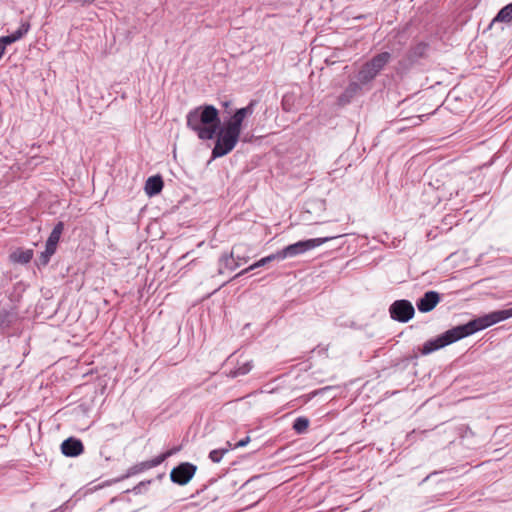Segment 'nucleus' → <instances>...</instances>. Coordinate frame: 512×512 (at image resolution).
<instances>
[{
  "label": "nucleus",
  "instance_id": "nucleus-1",
  "mask_svg": "<svg viewBox=\"0 0 512 512\" xmlns=\"http://www.w3.org/2000/svg\"><path fill=\"white\" fill-rule=\"evenodd\" d=\"M512 317V307L508 309L493 311L487 315L475 318L466 324L455 326L436 338L427 340L420 352L422 355H428L458 340L468 337L478 331L486 329L500 321Z\"/></svg>",
  "mask_w": 512,
  "mask_h": 512
},
{
  "label": "nucleus",
  "instance_id": "nucleus-2",
  "mask_svg": "<svg viewBox=\"0 0 512 512\" xmlns=\"http://www.w3.org/2000/svg\"><path fill=\"white\" fill-rule=\"evenodd\" d=\"M187 126L201 140H215L212 159L224 156V126L218 110L212 105L200 106L187 115Z\"/></svg>",
  "mask_w": 512,
  "mask_h": 512
},
{
  "label": "nucleus",
  "instance_id": "nucleus-3",
  "mask_svg": "<svg viewBox=\"0 0 512 512\" xmlns=\"http://www.w3.org/2000/svg\"><path fill=\"white\" fill-rule=\"evenodd\" d=\"M257 103V100H251L246 107L237 109L235 113L226 120V155L234 149L237 142L240 140L243 121L247 116L253 114ZM241 140L248 142V135H244Z\"/></svg>",
  "mask_w": 512,
  "mask_h": 512
},
{
  "label": "nucleus",
  "instance_id": "nucleus-4",
  "mask_svg": "<svg viewBox=\"0 0 512 512\" xmlns=\"http://www.w3.org/2000/svg\"><path fill=\"white\" fill-rule=\"evenodd\" d=\"M391 53L384 51L374 55L365 62L356 74V79L363 85H369L391 61Z\"/></svg>",
  "mask_w": 512,
  "mask_h": 512
},
{
  "label": "nucleus",
  "instance_id": "nucleus-5",
  "mask_svg": "<svg viewBox=\"0 0 512 512\" xmlns=\"http://www.w3.org/2000/svg\"><path fill=\"white\" fill-rule=\"evenodd\" d=\"M342 235L328 236V237H320L298 241L296 243L290 244L284 247L282 250L277 251L278 260H283L285 258L295 257L297 255H301L309 250H312L316 247L321 246L322 244L341 237Z\"/></svg>",
  "mask_w": 512,
  "mask_h": 512
},
{
  "label": "nucleus",
  "instance_id": "nucleus-6",
  "mask_svg": "<svg viewBox=\"0 0 512 512\" xmlns=\"http://www.w3.org/2000/svg\"><path fill=\"white\" fill-rule=\"evenodd\" d=\"M178 451H179V447H174V448H171V449L167 450L166 452L158 455L157 457H155L153 459L137 463V464L131 466L127 470L126 474L121 477V479H126L131 476L142 473L146 470H149L151 468H154V467L160 465L161 463H163L167 458L174 455Z\"/></svg>",
  "mask_w": 512,
  "mask_h": 512
},
{
  "label": "nucleus",
  "instance_id": "nucleus-7",
  "mask_svg": "<svg viewBox=\"0 0 512 512\" xmlns=\"http://www.w3.org/2000/svg\"><path fill=\"white\" fill-rule=\"evenodd\" d=\"M390 317L398 322L406 323L415 314V309L409 300L401 299L394 301L389 307Z\"/></svg>",
  "mask_w": 512,
  "mask_h": 512
},
{
  "label": "nucleus",
  "instance_id": "nucleus-8",
  "mask_svg": "<svg viewBox=\"0 0 512 512\" xmlns=\"http://www.w3.org/2000/svg\"><path fill=\"white\" fill-rule=\"evenodd\" d=\"M197 467L191 463L184 462L174 467L170 473L173 483L186 485L194 476Z\"/></svg>",
  "mask_w": 512,
  "mask_h": 512
},
{
  "label": "nucleus",
  "instance_id": "nucleus-9",
  "mask_svg": "<svg viewBox=\"0 0 512 512\" xmlns=\"http://www.w3.org/2000/svg\"><path fill=\"white\" fill-rule=\"evenodd\" d=\"M440 294L436 291H427L424 295L419 298L416 302L418 310L422 313H428L432 311L437 304L440 302Z\"/></svg>",
  "mask_w": 512,
  "mask_h": 512
},
{
  "label": "nucleus",
  "instance_id": "nucleus-10",
  "mask_svg": "<svg viewBox=\"0 0 512 512\" xmlns=\"http://www.w3.org/2000/svg\"><path fill=\"white\" fill-rule=\"evenodd\" d=\"M61 451L65 456L77 457L83 453L84 446L79 439L70 437L62 442Z\"/></svg>",
  "mask_w": 512,
  "mask_h": 512
},
{
  "label": "nucleus",
  "instance_id": "nucleus-11",
  "mask_svg": "<svg viewBox=\"0 0 512 512\" xmlns=\"http://www.w3.org/2000/svg\"><path fill=\"white\" fill-rule=\"evenodd\" d=\"M30 27L31 25L29 21H22L20 27L14 33L0 37V42L6 48L7 45H10L23 38L30 30Z\"/></svg>",
  "mask_w": 512,
  "mask_h": 512
},
{
  "label": "nucleus",
  "instance_id": "nucleus-12",
  "mask_svg": "<svg viewBox=\"0 0 512 512\" xmlns=\"http://www.w3.org/2000/svg\"><path fill=\"white\" fill-rule=\"evenodd\" d=\"M253 366L252 360L244 359L242 361H237L236 365L226 373V376L230 378L244 376L252 370Z\"/></svg>",
  "mask_w": 512,
  "mask_h": 512
},
{
  "label": "nucleus",
  "instance_id": "nucleus-13",
  "mask_svg": "<svg viewBox=\"0 0 512 512\" xmlns=\"http://www.w3.org/2000/svg\"><path fill=\"white\" fill-rule=\"evenodd\" d=\"M430 45L427 42H419L412 47L407 52V58L411 62H416L421 58H425L427 56Z\"/></svg>",
  "mask_w": 512,
  "mask_h": 512
},
{
  "label": "nucleus",
  "instance_id": "nucleus-14",
  "mask_svg": "<svg viewBox=\"0 0 512 512\" xmlns=\"http://www.w3.org/2000/svg\"><path fill=\"white\" fill-rule=\"evenodd\" d=\"M163 180L161 176H151L146 180L145 183V192L149 196L157 195L163 189Z\"/></svg>",
  "mask_w": 512,
  "mask_h": 512
},
{
  "label": "nucleus",
  "instance_id": "nucleus-15",
  "mask_svg": "<svg viewBox=\"0 0 512 512\" xmlns=\"http://www.w3.org/2000/svg\"><path fill=\"white\" fill-rule=\"evenodd\" d=\"M498 22L512 23V2L500 9L497 15L492 19L488 29H491L492 26Z\"/></svg>",
  "mask_w": 512,
  "mask_h": 512
},
{
  "label": "nucleus",
  "instance_id": "nucleus-16",
  "mask_svg": "<svg viewBox=\"0 0 512 512\" xmlns=\"http://www.w3.org/2000/svg\"><path fill=\"white\" fill-rule=\"evenodd\" d=\"M63 230H64V223L60 221L54 226L53 230L51 231V233L46 241V246L51 247L56 250L57 245L60 240V237L63 233Z\"/></svg>",
  "mask_w": 512,
  "mask_h": 512
},
{
  "label": "nucleus",
  "instance_id": "nucleus-17",
  "mask_svg": "<svg viewBox=\"0 0 512 512\" xmlns=\"http://www.w3.org/2000/svg\"><path fill=\"white\" fill-rule=\"evenodd\" d=\"M33 255L34 253L31 249H17L10 255V259L15 263L27 264L32 260Z\"/></svg>",
  "mask_w": 512,
  "mask_h": 512
},
{
  "label": "nucleus",
  "instance_id": "nucleus-18",
  "mask_svg": "<svg viewBox=\"0 0 512 512\" xmlns=\"http://www.w3.org/2000/svg\"><path fill=\"white\" fill-rule=\"evenodd\" d=\"M365 85H363L362 83H360V81H352L350 82L347 87L345 88L343 94L341 95V98H346V99H351L353 98L354 96L358 95L359 93H361L362 91V88L364 87Z\"/></svg>",
  "mask_w": 512,
  "mask_h": 512
},
{
  "label": "nucleus",
  "instance_id": "nucleus-19",
  "mask_svg": "<svg viewBox=\"0 0 512 512\" xmlns=\"http://www.w3.org/2000/svg\"><path fill=\"white\" fill-rule=\"evenodd\" d=\"M274 260H278V253H277V252H276V253H273V254H271V255H268V256H266V257L261 258L260 260L256 261V262H255V263H253L252 265H250L248 268H246V269L242 270V271L240 272V274H244V273H246V272H248V271H250V270H254V269H256V268L263 267V266H265L266 264H268V263H270V262H272V261H274Z\"/></svg>",
  "mask_w": 512,
  "mask_h": 512
},
{
  "label": "nucleus",
  "instance_id": "nucleus-20",
  "mask_svg": "<svg viewBox=\"0 0 512 512\" xmlns=\"http://www.w3.org/2000/svg\"><path fill=\"white\" fill-rule=\"evenodd\" d=\"M55 252V249L45 246V250L40 253L38 259L36 260V265L39 268L45 267L49 263L50 258L55 254Z\"/></svg>",
  "mask_w": 512,
  "mask_h": 512
},
{
  "label": "nucleus",
  "instance_id": "nucleus-21",
  "mask_svg": "<svg viewBox=\"0 0 512 512\" xmlns=\"http://www.w3.org/2000/svg\"><path fill=\"white\" fill-rule=\"evenodd\" d=\"M309 419L307 417H297L293 423V429L297 434H303L309 427Z\"/></svg>",
  "mask_w": 512,
  "mask_h": 512
},
{
  "label": "nucleus",
  "instance_id": "nucleus-22",
  "mask_svg": "<svg viewBox=\"0 0 512 512\" xmlns=\"http://www.w3.org/2000/svg\"><path fill=\"white\" fill-rule=\"evenodd\" d=\"M250 441V437L249 436H246L245 438L241 439L240 441L238 442H231V441H226V452L229 450V449H235V448H239V447H244L248 444V442Z\"/></svg>",
  "mask_w": 512,
  "mask_h": 512
},
{
  "label": "nucleus",
  "instance_id": "nucleus-23",
  "mask_svg": "<svg viewBox=\"0 0 512 512\" xmlns=\"http://www.w3.org/2000/svg\"><path fill=\"white\" fill-rule=\"evenodd\" d=\"M224 456V449H215L213 451L210 452L209 454V458L215 462V463H218L220 462V460L223 458Z\"/></svg>",
  "mask_w": 512,
  "mask_h": 512
},
{
  "label": "nucleus",
  "instance_id": "nucleus-24",
  "mask_svg": "<svg viewBox=\"0 0 512 512\" xmlns=\"http://www.w3.org/2000/svg\"><path fill=\"white\" fill-rule=\"evenodd\" d=\"M73 1L84 6V5L92 4L95 0H73Z\"/></svg>",
  "mask_w": 512,
  "mask_h": 512
},
{
  "label": "nucleus",
  "instance_id": "nucleus-25",
  "mask_svg": "<svg viewBox=\"0 0 512 512\" xmlns=\"http://www.w3.org/2000/svg\"><path fill=\"white\" fill-rule=\"evenodd\" d=\"M258 501H259V499H258V500H254V501H252V502H250V503L246 504L245 508H248V507H252V506H254L255 504H257V503H258Z\"/></svg>",
  "mask_w": 512,
  "mask_h": 512
},
{
  "label": "nucleus",
  "instance_id": "nucleus-26",
  "mask_svg": "<svg viewBox=\"0 0 512 512\" xmlns=\"http://www.w3.org/2000/svg\"><path fill=\"white\" fill-rule=\"evenodd\" d=\"M282 105H283V108H284L285 110H287L286 106H288V103H285V99L283 100Z\"/></svg>",
  "mask_w": 512,
  "mask_h": 512
},
{
  "label": "nucleus",
  "instance_id": "nucleus-27",
  "mask_svg": "<svg viewBox=\"0 0 512 512\" xmlns=\"http://www.w3.org/2000/svg\"><path fill=\"white\" fill-rule=\"evenodd\" d=\"M282 105H283V108H284L285 110H287L286 106H288V103H285V99L283 100Z\"/></svg>",
  "mask_w": 512,
  "mask_h": 512
},
{
  "label": "nucleus",
  "instance_id": "nucleus-28",
  "mask_svg": "<svg viewBox=\"0 0 512 512\" xmlns=\"http://www.w3.org/2000/svg\"><path fill=\"white\" fill-rule=\"evenodd\" d=\"M225 106H226V109H227L228 106H229V102L226 101Z\"/></svg>",
  "mask_w": 512,
  "mask_h": 512
},
{
  "label": "nucleus",
  "instance_id": "nucleus-29",
  "mask_svg": "<svg viewBox=\"0 0 512 512\" xmlns=\"http://www.w3.org/2000/svg\"><path fill=\"white\" fill-rule=\"evenodd\" d=\"M239 275H241V274L239 273ZM236 277H238V274L233 275V278H236Z\"/></svg>",
  "mask_w": 512,
  "mask_h": 512
},
{
  "label": "nucleus",
  "instance_id": "nucleus-30",
  "mask_svg": "<svg viewBox=\"0 0 512 512\" xmlns=\"http://www.w3.org/2000/svg\"><path fill=\"white\" fill-rule=\"evenodd\" d=\"M239 275H241V274L239 273ZM236 277H238V274L233 275V278H236Z\"/></svg>",
  "mask_w": 512,
  "mask_h": 512
}]
</instances>
